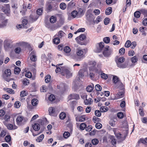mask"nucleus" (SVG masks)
Masks as SVG:
<instances>
[{
  "mask_svg": "<svg viewBox=\"0 0 147 147\" xmlns=\"http://www.w3.org/2000/svg\"><path fill=\"white\" fill-rule=\"evenodd\" d=\"M16 47L14 49V51L16 53L19 54L21 51V49L20 47L24 46L26 47L29 46V44L28 43L21 42L16 43Z\"/></svg>",
  "mask_w": 147,
  "mask_h": 147,
  "instance_id": "nucleus-1",
  "label": "nucleus"
},
{
  "mask_svg": "<svg viewBox=\"0 0 147 147\" xmlns=\"http://www.w3.org/2000/svg\"><path fill=\"white\" fill-rule=\"evenodd\" d=\"M30 55V60L34 62L33 64H30V66H33L35 67L36 64H35V62L37 60V57L36 52L34 51H32Z\"/></svg>",
  "mask_w": 147,
  "mask_h": 147,
  "instance_id": "nucleus-2",
  "label": "nucleus"
},
{
  "mask_svg": "<svg viewBox=\"0 0 147 147\" xmlns=\"http://www.w3.org/2000/svg\"><path fill=\"white\" fill-rule=\"evenodd\" d=\"M86 53L85 49H78L76 50V54L77 56L80 59L85 57Z\"/></svg>",
  "mask_w": 147,
  "mask_h": 147,
  "instance_id": "nucleus-3",
  "label": "nucleus"
},
{
  "mask_svg": "<svg viewBox=\"0 0 147 147\" xmlns=\"http://www.w3.org/2000/svg\"><path fill=\"white\" fill-rule=\"evenodd\" d=\"M11 74L10 70L9 69H7L3 74V78L6 81L8 82H9L10 80L9 77L11 76Z\"/></svg>",
  "mask_w": 147,
  "mask_h": 147,
  "instance_id": "nucleus-4",
  "label": "nucleus"
},
{
  "mask_svg": "<svg viewBox=\"0 0 147 147\" xmlns=\"http://www.w3.org/2000/svg\"><path fill=\"white\" fill-rule=\"evenodd\" d=\"M16 121L18 125H20L24 124L27 121V119L22 116L17 117Z\"/></svg>",
  "mask_w": 147,
  "mask_h": 147,
  "instance_id": "nucleus-5",
  "label": "nucleus"
},
{
  "mask_svg": "<svg viewBox=\"0 0 147 147\" xmlns=\"http://www.w3.org/2000/svg\"><path fill=\"white\" fill-rule=\"evenodd\" d=\"M125 61V59L123 57H120L118 59V63H117L118 67L121 68H125L127 66V64L125 63L123 64H120V63L123 62Z\"/></svg>",
  "mask_w": 147,
  "mask_h": 147,
  "instance_id": "nucleus-6",
  "label": "nucleus"
},
{
  "mask_svg": "<svg viewBox=\"0 0 147 147\" xmlns=\"http://www.w3.org/2000/svg\"><path fill=\"white\" fill-rule=\"evenodd\" d=\"M86 37V36L84 34H82L80 35V36L77 37L75 40L77 41V42L79 44L81 45H83V44L80 42V40H84L85 39Z\"/></svg>",
  "mask_w": 147,
  "mask_h": 147,
  "instance_id": "nucleus-7",
  "label": "nucleus"
},
{
  "mask_svg": "<svg viewBox=\"0 0 147 147\" xmlns=\"http://www.w3.org/2000/svg\"><path fill=\"white\" fill-rule=\"evenodd\" d=\"M109 47L106 46L104 48L103 54L105 57H108L111 54V51L109 49Z\"/></svg>",
  "mask_w": 147,
  "mask_h": 147,
  "instance_id": "nucleus-8",
  "label": "nucleus"
},
{
  "mask_svg": "<svg viewBox=\"0 0 147 147\" xmlns=\"http://www.w3.org/2000/svg\"><path fill=\"white\" fill-rule=\"evenodd\" d=\"M61 74L63 76H65L67 78H69L72 76V74L70 71L67 69L64 70Z\"/></svg>",
  "mask_w": 147,
  "mask_h": 147,
  "instance_id": "nucleus-9",
  "label": "nucleus"
},
{
  "mask_svg": "<svg viewBox=\"0 0 147 147\" xmlns=\"http://www.w3.org/2000/svg\"><path fill=\"white\" fill-rule=\"evenodd\" d=\"M3 11L7 13V16H9L10 15V6L9 4H6L3 9Z\"/></svg>",
  "mask_w": 147,
  "mask_h": 147,
  "instance_id": "nucleus-10",
  "label": "nucleus"
},
{
  "mask_svg": "<svg viewBox=\"0 0 147 147\" xmlns=\"http://www.w3.org/2000/svg\"><path fill=\"white\" fill-rule=\"evenodd\" d=\"M80 98L79 95L77 94H70L68 97L69 100L72 99H78Z\"/></svg>",
  "mask_w": 147,
  "mask_h": 147,
  "instance_id": "nucleus-11",
  "label": "nucleus"
},
{
  "mask_svg": "<svg viewBox=\"0 0 147 147\" xmlns=\"http://www.w3.org/2000/svg\"><path fill=\"white\" fill-rule=\"evenodd\" d=\"M124 96V92L123 90L119 91L115 96V99L121 98L123 97Z\"/></svg>",
  "mask_w": 147,
  "mask_h": 147,
  "instance_id": "nucleus-12",
  "label": "nucleus"
},
{
  "mask_svg": "<svg viewBox=\"0 0 147 147\" xmlns=\"http://www.w3.org/2000/svg\"><path fill=\"white\" fill-rule=\"evenodd\" d=\"M30 19L32 22L36 20L38 18V16L35 13H33L30 16Z\"/></svg>",
  "mask_w": 147,
  "mask_h": 147,
  "instance_id": "nucleus-13",
  "label": "nucleus"
},
{
  "mask_svg": "<svg viewBox=\"0 0 147 147\" xmlns=\"http://www.w3.org/2000/svg\"><path fill=\"white\" fill-rule=\"evenodd\" d=\"M76 120L77 121H84L86 120V118L84 115L77 116L76 118Z\"/></svg>",
  "mask_w": 147,
  "mask_h": 147,
  "instance_id": "nucleus-14",
  "label": "nucleus"
},
{
  "mask_svg": "<svg viewBox=\"0 0 147 147\" xmlns=\"http://www.w3.org/2000/svg\"><path fill=\"white\" fill-rule=\"evenodd\" d=\"M7 23V19H3L0 20V27H2L5 26Z\"/></svg>",
  "mask_w": 147,
  "mask_h": 147,
  "instance_id": "nucleus-15",
  "label": "nucleus"
},
{
  "mask_svg": "<svg viewBox=\"0 0 147 147\" xmlns=\"http://www.w3.org/2000/svg\"><path fill=\"white\" fill-rule=\"evenodd\" d=\"M93 102L91 98H88L84 100V103L86 105H90Z\"/></svg>",
  "mask_w": 147,
  "mask_h": 147,
  "instance_id": "nucleus-16",
  "label": "nucleus"
},
{
  "mask_svg": "<svg viewBox=\"0 0 147 147\" xmlns=\"http://www.w3.org/2000/svg\"><path fill=\"white\" fill-rule=\"evenodd\" d=\"M22 25L23 27L24 28L26 29L29 27L28 24V21L26 19H24L22 20Z\"/></svg>",
  "mask_w": 147,
  "mask_h": 147,
  "instance_id": "nucleus-17",
  "label": "nucleus"
},
{
  "mask_svg": "<svg viewBox=\"0 0 147 147\" xmlns=\"http://www.w3.org/2000/svg\"><path fill=\"white\" fill-rule=\"evenodd\" d=\"M32 127L33 129L35 131H38L40 128V125L38 123H36L32 125Z\"/></svg>",
  "mask_w": 147,
  "mask_h": 147,
  "instance_id": "nucleus-18",
  "label": "nucleus"
},
{
  "mask_svg": "<svg viewBox=\"0 0 147 147\" xmlns=\"http://www.w3.org/2000/svg\"><path fill=\"white\" fill-rule=\"evenodd\" d=\"M55 109L54 108L50 107L49 108V114L51 115L54 116V114L55 112Z\"/></svg>",
  "mask_w": 147,
  "mask_h": 147,
  "instance_id": "nucleus-19",
  "label": "nucleus"
},
{
  "mask_svg": "<svg viewBox=\"0 0 147 147\" xmlns=\"http://www.w3.org/2000/svg\"><path fill=\"white\" fill-rule=\"evenodd\" d=\"M7 129L9 130L15 129L17 128V127L16 126H13V125L10 123L8 124L7 126Z\"/></svg>",
  "mask_w": 147,
  "mask_h": 147,
  "instance_id": "nucleus-20",
  "label": "nucleus"
},
{
  "mask_svg": "<svg viewBox=\"0 0 147 147\" xmlns=\"http://www.w3.org/2000/svg\"><path fill=\"white\" fill-rule=\"evenodd\" d=\"M112 80L115 84H116L117 83H119L120 82L119 78L116 76H113Z\"/></svg>",
  "mask_w": 147,
  "mask_h": 147,
  "instance_id": "nucleus-21",
  "label": "nucleus"
},
{
  "mask_svg": "<svg viewBox=\"0 0 147 147\" xmlns=\"http://www.w3.org/2000/svg\"><path fill=\"white\" fill-rule=\"evenodd\" d=\"M98 46L99 47V50L98 51L99 52H100V51L102 49H103L104 50V43L102 42H101L98 43Z\"/></svg>",
  "mask_w": 147,
  "mask_h": 147,
  "instance_id": "nucleus-22",
  "label": "nucleus"
},
{
  "mask_svg": "<svg viewBox=\"0 0 147 147\" xmlns=\"http://www.w3.org/2000/svg\"><path fill=\"white\" fill-rule=\"evenodd\" d=\"M112 11V8L111 7H108L106 10L105 13L107 15L111 14Z\"/></svg>",
  "mask_w": 147,
  "mask_h": 147,
  "instance_id": "nucleus-23",
  "label": "nucleus"
},
{
  "mask_svg": "<svg viewBox=\"0 0 147 147\" xmlns=\"http://www.w3.org/2000/svg\"><path fill=\"white\" fill-rule=\"evenodd\" d=\"M94 87L93 85H89L87 87L86 90L88 92H91L92 91Z\"/></svg>",
  "mask_w": 147,
  "mask_h": 147,
  "instance_id": "nucleus-24",
  "label": "nucleus"
},
{
  "mask_svg": "<svg viewBox=\"0 0 147 147\" xmlns=\"http://www.w3.org/2000/svg\"><path fill=\"white\" fill-rule=\"evenodd\" d=\"M4 89L8 93L11 94H14L15 93V92L14 90L11 89L9 88H4Z\"/></svg>",
  "mask_w": 147,
  "mask_h": 147,
  "instance_id": "nucleus-25",
  "label": "nucleus"
},
{
  "mask_svg": "<svg viewBox=\"0 0 147 147\" xmlns=\"http://www.w3.org/2000/svg\"><path fill=\"white\" fill-rule=\"evenodd\" d=\"M44 137L43 134H42L36 139V141L37 142H40L42 141Z\"/></svg>",
  "mask_w": 147,
  "mask_h": 147,
  "instance_id": "nucleus-26",
  "label": "nucleus"
},
{
  "mask_svg": "<svg viewBox=\"0 0 147 147\" xmlns=\"http://www.w3.org/2000/svg\"><path fill=\"white\" fill-rule=\"evenodd\" d=\"M38 100L37 99L34 98L32 99L31 101L32 105L33 106H36L38 103Z\"/></svg>",
  "mask_w": 147,
  "mask_h": 147,
  "instance_id": "nucleus-27",
  "label": "nucleus"
},
{
  "mask_svg": "<svg viewBox=\"0 0 147 147\" xmlns=\"http://www.w3.org/2000/svg\"><path fill=\"white\" fill-rule=\"evenodd\" d=\"M78 16L79 17H80L84 14V13L83 9L82 8H79L78 9Z\"/></svg>",
  "mask_w": 147,
  "mask_h": 147,
  "instance_id": "nucleus-28",
  "label": "nucleus"
},
{
  "mask_svg": "<svg viewBox=\"0 0 147 147\" xmlns=\"http://www.w3.org/2000/svg\"><path fill=\"white\" fill-rule=\"evenodd\" d=\"M59 118L61 119H64L66 117V115L64 112H61L59 115Z\"/></svg>",
  "mask_w": 147,
  "mask_h": 147,
  "instance_id": "nucleus-29",
  "label": "nucleus"
},
{
  "mask_svg": "<svg viewBox=\"0 0 147 147\" xmlns=\"http://www.w3.org/2000/svg\"><path fill=\"white\" fill-rule=\"evenodd\" d=\"M43 9L42 8H40L38 9L36 11V14L38 15H41L43 13Z\"/></svg>",
  "mask_w": 147,
  "mask_h": 147,
  "instance_id": "nucleus-30",
  "label": "nucleus"
},
{
  "mask_svg": "<svg viewBox=\"0 0 147 147\" xmlns=\"http://www.w3.org/2000/svg\"><path fill=\"white\" fill-rule=\"evenodd\" d=\"M21 103L19 101H16L14 105V107L16 108H19L21 106Z\"/></svg>",
  "mask_w": 147,
  "mask_h": 147,
  "instance_id": "nucleus-31",
  "label": "nucleus"
},
{
  "mask_svg": "<svg viewBox=\"0 0 147 147\" xmlns=\"http://www.w3.org/2000/svg\"><path fill=\"white\" fill-rule=\"evenodd\" d=\"M71 50L70 48L68 46L65 47L64 48V51L66 53H69L71 51Z\"/></svg>",
  "mask_w": 147,
  "mask_h": 147,
  "instance_id": "nucleus-32",
  "label": "nucleus"
},
{
  "mask_svg": "<svg viewBox=\"0 0 147 147\" xmlns=\"http://www.w3.org/2000/svg\"><path fill=\"white\" fill-rule=\"evenodd\" d=\"M111 143L114 146L116 144V139L113 136H112L111 137Z\"/></svg>",
  "mask_w": 147,
  "mask_h": 147,
  "instance_id": "nucleus-33",
  "label": "nucleus"
},
{
  "mask_svg": "<svg viewBox=\"0 0 147 147\" xmlns=\"http://www.w3.org/2000/svg\"><path fill=\"white\" fill-rule=\"evenodd\" d=\"M65 34V33L63 31L61 30L58 33V36L59 37V38H61Z\"/></svg>",
  "mask_w": 147,
  "mask_h": 147,
  "instance_id": "nucleus-34",
  "label": "nucleus"
},
{
  "mask_svg": "<svg viewBox=\"0 0 147 147\" xmlns=\"http://www.w3.org/2000/svg\"><path fill=\"white\" fill-rule=\"evenodd\" d=\"M78 13L77 11L74 10L71 13V15L72 17L75 18L77 16H78Z\"/></svg>",
  "mask_w": 147,
  "mask_h": 147,
  "instance_id": "nucleus-35",
  "label": "nucleus"
},
{
  "mask_svg": "<svg viewBox=\"0 0 147 147\" xmlns=\"http://www.w3.org/2000/svg\"><path fill=\"white\" fill-rule=\"evenodd\" d=\"M70 136L69 133L68 131L65 132L63 134V136L64 138H67Z\"/></svg>",
  "mask_w": 147,
  "mask_h": 147,
  "instance_id": "nucleus-36",
  "label": "nucleus"
},
{
  "mask_svg": "<svg viewBox=\"0 0 147 147\" xmlns=\"http://www.w3.org/2000/svg\"><path fill=\"white\" fill-rule=\"evenodd\" d=\"M100 109L101 111L102 112H104L107 111L108 110V109L107 107L104 106L100 108Z\"/></svg>",
  "mask_w": 147,
  "mask_h": 147,
  "instance_id": "nucleus-37",
  "label": "nucleus"
},
{
  "mask_svg": "<svg viewBox=\"0 0 147 147\" xmlns=\"http://www.w3.org/2000/svg\"><path fill=\"white\" fill-rule=\"evenodd\" d=\"M28 94L27 92H26L25 91L23 90L21 92L20 96L21 97H24L27 95Z\"/></svg>",
  "mask_w": 147,
  "mask_h": 147,
  "instance_id": "nucleus-38",
  "label": "nucleus"
},
{
  "mask_svg": "<svg viewBox=\"0 0 147 147\" xmlns=\"http://www.w3.org/2000/svg\"><path fill=\"white\" fill-rule=\"evenodd\" d=\"M56 17L54 16H51L50 19V21L51 22L54 23L56 21Z\"/></svg>",
  "mask_w": 147,
  "mask_h": 147,
  "instance_id": "nucleus-39",
  "label": "nucleus"
},
{
  "mask_svg": "<svg viewBox=\"0 0 147 147\" xmlns=\"http://www.w3.org/2000/svg\"><path fill=\"white\" fill-rule=\"evenodd\" d=\"M95 88L96 90L98 91H101L102 90V88L100 85L97 84L95 86Z\"/></svg>",
  "mask_w": 147,
  "mask_h": 147,
  "instance_id": "nucleus-40",
  "label": "nucleus"
},
{
  "mask_svg": "<svg viewBox=\"0 0 147 147\" xmlns=\"http://www.w3.org/2000/svg\"><path fill=\"white\" fill-rule=\"evenodd\" d=\"M51 76L49 75H47L45 78V81L46 83H49L51 80Z\"/></svg>",
  "mask_w": 147,
  "mask_h": 147,
  "instance_id": "nucleus-41",
  "label": "nucleus"
},
{
  "mask_svg": "<svg viewBox=\"0 0 147 147\" xmlns=\"http://www.w3.org/2000/svg\"><path fill=\"white\" fill-rule=\"evenodd\" d=\"M55 98V96L53 94L50 95L48 98L49 100L51 102L54 101Z\"/></svg>",
  "mask_w": 147,
  "mask_h": 147,
  "instance_id": "nucleus-42",
  "label": "nucleus"
},
{
  "mask_svg": "<svg viewBox=\"0 0 147 147\" xmlns=\"http://www.w3.org/2000/svg\"><path fill=\"white\" fill-rule=\"evenodd\" d=\"M59 6L60 8L63 10L65 9L66 7V4L63 3H61Z\"/></svg>",
  "mask_w": 147,
  "mask_h": 147,
  "instance_id": "nucleus-43",
  "label": "nucleus"
},
{
  "mask_svg": "<svg viewBox=\"0 0 147 147\" xmlns=\"http://www.w3.org/2000/svg\"><path fill=\"white\" fill-rule=\"evenodd\" d=\"M5 140L6 142H8L11 140V137L10 135H8L6 136L5 138Z\"/></svg>",
  "mask_w": 147,
  "mask_h": 147,
  "instance_id": "nucleus-44",
  "label": "nucleus"
},
{
  "mask_svg": "<svg viewBox=\"0 0 147 147\" xmlns=\"http://www.w3.org/2000/svg\"><path fill=\"white\" fill-rule=\"evenodd\" d=\"M92 143L94 145H96L98 143V139L96 138H94L92 140Z\"/></svg>",
  "mask_w": 147,
  "mask_h": 147,
  "instance_id": "nucleus-45",
  "label": "nucleus"
},
{
  "mask_svg": "<svg viewBox=\"0 0 147 147\" xmlns=\"http://www.w3.org/2000/svg\"><path fill=\"white\" fill-rule=\"evenodd\" d=\"M54 43L56 44H58L60 42V40L59 38H55L53 39Z\"/></svg>",
  "mask_w": 147,
  "mask_h": 147,
  "instance_id": "nucleus-46",
  "label": "nucleus"
},
{
  "mask_svg": "<svg viewBox=\"0 0 147 147\" xmlns=\"http://www.w3.org/2000/svg\"><path fill=\"white\" fill-rule=\"evenodd\" d=\"M138 61V58L136 56H134L131 58V61L133 63H134L137 62Z\"/></svg>",
  "mask_w": 147,
  "mask_h": 147,
  "instance_id": "nucleus-47",
  "label": "nucleus"
},
{
  "mask_svg": "<svg viewBox=\"0 0 147 147\" xmlns=\"http://www.w3.org/2000/svg\"><path fill=\"white\" fill-rule=\"evenodd\" d=\"M86 125L84 123H82L80 125V129L83 130L86 127Z\"/></svg>",
  "mask_w": 147,
  "mask_h": 147,
  "instance_id": "nucleus-48",
  "label": "nucleus"
},
{
  "mask_svg": "<svg viewBox=\"0 0 147 147\" xmlns=\"http://www.w3.org/2000/svg\"><path fill=\"white\" fill-rule=\"evenodd\" d=\"M88 64L94 67L96 65V63L95 61H90L89 62Z\"/></svg>",
  "mask_w": 147,
  "mask_h": 147,
  "instance_id": "nucleus-49",
  "label": "nucleus"
},
{
  "mask_svg": "<svg viewBox=\"0 0 147 147\" xmlns=\"http://www.w3.org/2000/svg\"><path fill=\"white\" fill-rule=\"evenodd\" d=\"M20 71V68L18 67H16L14 68V73L16 74H18Z\"/></svg>",
  "mask_w": 147,
  "mask_h": 147,
  "instance_id": "nucleus-50",
  "label": "nucleus"
},
{
  "mask_svg": "<svg viewBox=\"0 0 147 147\" xmlns=\"http://www.w3.org/2000/svg\"><path fill=\"white\" fill-rule=\"evenodd\" d=\"M131 45V41L129 40H127L125 43V46L127 48H128Z\"/></svg>",
  "mask_w": 147,
  "mask_h": 147,
  "instance_id": "nucleus-51",
  "label": "nucleus"
},
{
  "mask_svg": "<svg viewBox=\"0 0 147 147\" xmlns=\"http://www.w3.org/2000/svg\"><path fill=\"white\" fill-rule=\"evenodd\" d=\"M116 136L117 138L121 139V140H124L125 138V137L124 138H122V135L121 134H120V133L117 134H116Z\"/></svg>",
  "mask_w": 147,
  "mask_h": 147,
  "instance_id": "nucleus-52",
  "label": "nucleus"
},
{
  "mask_svg": "<svg viewBox=\"0 0 147 147\" xmlns=\"http://www.w3.org/2000/svg\"><path fill=\"white\" fill-rule=\"evenodd\" d=\"M103 40L104 42L106 43H108L110 42V39L109 37H107L104 38Z\"/></svg>",
  "mask_w": 147,
  "mask_h": 147,
  "instance_id": "nucleus-53",
  "label": "nucleus"
},
{
  "mask_svg": "<svg viewBox=\"0 0 147 147\" xmlns=\"http://www.w3.org/2000/svg\"><path fill=\"white\" fill-rule=\"evenodd\" d=\"M144 27H141L139 28V31L142 33V34L143 35L145 36L146 35V33L144 31Z\"/></svg>",
  "mask_w": 147,
  "mask_h": 147,
  "instance_id": "nucleus-54",
  "label": "nucleus"
},
{
  "mask_svg": "<svg viewBox=\"0 0 147 147\" xmlns=\"http://www.w3.org/2000/svg\"><path fill=\"white\" fill-rule=\"evenodd\" d=\"M95 114L96 116L99 117L101 115V114L100 111L98 110H96L95 112Z\"/></svg>",
  "mask_w": 147,
  "mask_h": 147,
  "instance_id": "nucleus-55",
  "label": "nucleus"
},
{
  "mask_svg": "<svg viewBox=\"0 0 147 147\" xmlns=\"http://www.w3.org/2000/svg\"><path fill=\"white\" fill-rule=\"evenodd\" d=\"M140 12L139 11L135 12L134 14V16L136 18H139L140 16Z\"/></svg>",
  "mask_w": 147,
  "mask_h": 147,
  "instance_id": "nucleus-56",
  "label": "nucleus"
},
{
  "mask_svg": "<svg viewBox=\"0 0 147 147\" xmlns=\"http://www.w3.org/2000/svg\"><path fill=\"white\" fill-rule=\"evenodd\" d=\"M29 82V80L27 78L24 79L23 81V83L25 85H27Z\"/></svg>",
  "mask_w": 147,
  "mask_h": 147,
  "instance_id": "nucleus-57",
  "label": "nucleus"
},
{
  "mask_svg": "<svg viewBox=\"0 0 147 147\" xmlns=\"http://www.w3.org/2000/svg\"><path fill=\"white\" fill-rule=\"evenodd\" d=\"M100 76L101 78L105 80L107 79L108 78L107 75L103 73L101 74Z\"/></svg>",
  "mask_w": 147,
  "mask_h": 147,
  "instance_id": "nucleus-58",
  "label": "nucleus"
},
{
  "mask_svg": "<svg viewBox=\"0 0 147 147\" xmlns=\"http://www.w3.org/2000/svg\"><path fill=\"white\" fill-rule=\"evenodd\" d=\"M117 116L119 118L121 119L123 117L124 115L122 112H119L117 113Z\"/></svg>",
  "mask_w": 147,
  "mask_h": 147,
  "instance_id": "nucleus-59",
  "label": "nucleus"
},
{
  "mask_svg": "<svg viewBox=\"0 0 147 147\" xmlns=\"http://www.w3.org/2000/svg\"><path fill=\"white\" fill-rule=\"evenodd\" d=\"M95 127L98 129H100L102 127V125L100 123H98L96 124Z\"/></svg>",
  "mask_w": 147,
  "mask_h": 147,
  "instance_id": "nucleus-60",
  "label": "nucleus"
},
{
  "mask_svg": "<svg viewBox=\"0 0 147 147\" xmlns=\"http://www.w3.org/2000/svg\"><path fill=\"white\" fill-rule=\"evenodd\" d=\"M140 12L141 14H143L145 16L147 15V11L144 9H142L140 10Z\"/></svg>",
  "mask_w": 147,
  "mask_h": 147,
  "instance_id": "nucleus-61",
  "label": "nucleus"
},
{
  "mask_svg": "<svg viewBox=\"0 0 147 147\" xmlns=\"http://www.w3.org/2000/svg\"><path fill=\"white\" fill-rule=\"evenodd\" d=\"M110 19L108 18H105L104 21V23L105 25H107L109 24V22L110 21Z\"/></svg>",
  "mask_w": 147,
  "mask_h": 147,
  "instance_id": "nucleus-62",
  "label": "nucleus"
},
{
  "mask_svg": "<svg viewBox=\"0 0 147 147\" xmlns=\"http://www.w3.org/2000/svg\"><path fill=\"white\" fill-rule=\"evenodd\" d=\"M136 46V43L135 41H134L131 43V48L132 49H134Z\"/></svg>",
  "mask_w": 147,
  "mask_h": 147,
  "instance_id": "nucleus-63",
  "label": "nucleus"
},
{
  "mask_svg": "<svg viewBox=\"0 0 147 147\" xmlns=\"http://www.w3.org/2000/svg\"><path fill=\"white\" fill-rule=\"evenodd\" d=\"M140 141L143 144L147 143V138L145 139H140Z\"/></svg>",
  "mask_w": 147,
  "mask_h": 147,
  "instance_id": "nucleus-64",
  "label": "nucleus"
}]
</instances>
